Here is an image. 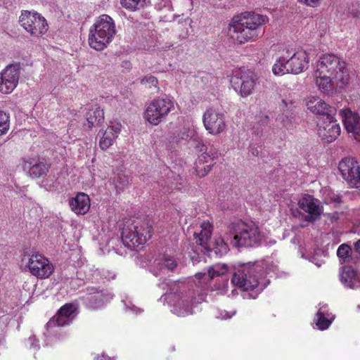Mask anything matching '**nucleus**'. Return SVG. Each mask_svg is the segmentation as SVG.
I'll return each instance as SVG.
<instances>
[{"instance_id":"38","label":"nucleus","mask_w":360,"mask_h":360,"mask_svg":"<svg viewBox=\"0 0 360 360\" xmlns=\"http://www.w3.org/2000/svg\"><path fill=\"white\" fill-rule=\"evenodd\" d=\"M156 264L159 266L160 269L166 268L171 271H173L177 266L176 262L173 258L166 255H164L161 259L158 260Z\"/></svg>"},{"instance_id":"13","label":"nucleus","mask_w":360,"mask_h":360,"mask_svg":"<svg viewBox=\"0 0 360 360\" xmlns=\"http://www.w3.org/2000/svg\"><path fill=\"white\" fill-rule=\"evenodd\" d=\"M113 297V295L108 290L94 286H88L85 294L79 297V300L88 309H99Z\"/></svg>"},{"instance_id":"26","label":"nucleus","mask_w":360,"mask_h":360,"mask_svg":"<svg viewBox=\"0 0 360 360\" xmlns=\"http://www.w3.org/2000/svg\"><path fill=\"white\" fill-rule=\"evenodd\" d=\"M342 122L349 133L358 134L360 131V117L349 109L340 111Z\"/></svg>"},{"instance_id":"7","label":"nucleus","mask_w":360,"mask_h":360,"mask_svg":"<svg viewBox=\"0 0 360 360\" xmlns=\"http://www.w3.org/2000/svg\"><path fill=\"white\" fill-rule=\"evenodd\" d=\"M152 226L148 221L136 220L125 225L122 232L124 245L131 250L143 245L151 237Z\"/></svg>"},{"instance_id":"31","label":"nucleus","mask_w":360,"mask_h":360,"mask_svg":"<svg viewBox=\"0 0 360 360\" xmlns=\"http://www.w3.org/2000/svg\"><path fill=\"white\" fill-rule=\"evenodd\" d=\"M334 319L332 314L328 313L327 306L323 305L319 309L316 314V325L319 330L327 329Z\"/></svg>"},{"instance_id":"28","label":"nucleus","mask_w":360,"mask_h":360,"mask_svg":"<svg viewBox=\"0 0 360 360\" xmlns=\"http://www.w3.org/2000/svg\"><path fill=\"white\" fill-rule=\"evenodd\" d=\"M212 225L209 221H203L200 225V232L195 231L194 237L198 245L201 246L202 250L209 249V243L211 241Z\"/></svg>"},{"instance_id":"42","label":"nucleus","mask_w":360,"mask_h":360,"mask_svg":"<svg viewBox=\"0 0 360 360\" xmlns=\"http://www.w3.org/2000/svg\"><path fill=\"white\" fill-rule=\"evenodd\" d=\"M326 197L330 202L338 204L342 202V196L340 194L335 193L334 191H329L326 194Z\"/></svg>"},{"instance_id":"2","label":"nucleus","mask_w":360,"mask_h":360,"mask_svg":"<svg viewBox=\"0 0 360 360\" xmlns=\"http://www.w3.org/2000/svg\"><path fill=\"white\" fill-rule=\"evenodd\" d=\"M268 21L266 15L254 12L244 13L239 20L230 24L229 34L240 44L255 41L264 34L262 25Z\"/></svg>"},{"instance_id":"35","label":"nucleus","mask_w":360,"mask_h":360,"mask_svg":"<svg viewBox=\"0 0 360 360\" xmlns=\"http://www.w3.org/2000/svg\"><path fill=\"white\" fill-rule=\"evenodd\" d=\"M351 247L345 243L340 245L337 250V255L341 264L349 263L352 260Z\"/></svg>"},{"instance_id":"9","label":"nucleus","mask_w":360,"mask_h":360,"mask_svg":"<svg viewBox=\"0 0 360 360\" xmlns=\"http://www.w3.org/2000/svg\"><path fill=\"white\" fill-rule=\"evenodd\" d=\"M228 271V266L225 264H216L213 266H211L208 269V275L205 273H197L195 275V278L196 281H194L195 285L196 287H205V292H206L207 284V281L210 278L212 279L215 277L220 276V280L219 281L221 284H219L218 286L216 287V290H219L221 294H228L229 292V281L227 278H224L223 276Z\"/></svg>"},{"instance_id":"6","label":"nucleus","mask_w":360,"mask_h":360,"mask_svg":"<svg viewBox=\"0 0 360 360\" xmlns=\"http://www.w3.org/2000/svg\"><path fill=\"white\" fill-rule=\"evenodd\" d=\"M232 244L235 247L255 248L262 240L263 235L259 227L253 222L238 221L233 224Z\"/></svg>"},{"instance_id":"33","label":"nucleus","mask_w":360,"mask_h":360,"mask_svg":"<svg viewBox=\"0 0 360 360\" xmlns=\"http://www.w3.org/2000/svg\"><path fill=\"white\" fill-rule=\"evenodd\" d=\"M198 135L195 126L190 123H186L183 126L179 132L177 134L175 141L178 142L180 140L198 141Z\"/></svg>"},{"instance_id":"47","label":"nucleus","mask_w":360,"mask_h":360,"mask_svg":"<svg viewBox=\"0 0 360 360\" xmlns=\"http://www.w3.org/2000/svg\"><path fill=\"white\" fill-rule=\"evenodd\" d=\"M261 122L262 125H267L269 122V117L268 116L265 115L264 117H262Z\"/></svg>"},{"instance_id":"25","label":"nucleus","mask_w":360,"mask_h":360,"mask_svg":"<svg viewBox=\"0 0 360 360\" xmlns=\"http://www.w3.org/2000/svg\"><path fill=\"white\" fill-rule=\"evenodd\" d=\"M69 205L75 214H84L90 208V198L84 193H79L69 200Z\"/></svg>"},{"instance_id":"8","label":"nucleus","mask_w":360,"mask_h":360,"mask_svg":"<svg viewBox=\"0 0 360 360\" xmlns=\"http://www.w3.org/2000/svg\"><path fill=\"white\" fill-rule=\"evenodd\" d=\"M21 264L25 269L39 278L49 277L53 272V266L43 255L39 254L28 256L24 255L21 258Z\"/></svg>"},{"instance_id":"12","label":"nucleus","mask_w":360,"mask_h":360,"mask_svg":"<svg viewBox=\"0 0 360 360\" xmlns=\"http://www.w3.org/2000/svg\"><path fill=\"white\" fill-rule=\"evenodd\" d=\"M173 108L174 103L170 99H155L147 106L144 117L151 124L158 125Z\"/></svg>"},{"instance_id":"37","label":"nucleus","mask_w":360,"mask_h":360,"mask_svg":"<svg viewBox=\"0 0 360 360\" xmlns=\"http://www.w3.org/2000/svg\"><path fill=\"white\" fill-rule=\"evenodd\" d=\"M122 6L130 11H136L150 4L149 0H120Z\"/></svg>"},{"instance_id":"18","label":"nucleus","mask_w":360,"mask_h":360,"mask_svg":"<svg viewBox=\"0 0 360 360\" xmlns=\"http://www.w3.org/2000/svg\"><path fill=\"white\" fill-rule=\"evenodd\" d=\"M318 127L319 136L326 143L333 142L340 134V127L332 114H328L327 118L323 119V123L319 122Z\"/></svg>"},{"instance_id":"39","label":"nucleus","mask_w":360,"mask_h":360,"mask_svg":"<svg viewBox=\"0 0 360 360\" xmlns=\"http://www.w3.org/2000/svg\"><path fill=\"white\" fill-rule=\"evenodd\" d=\"M9 129V116L0 111V135L5 134Z\"/></svg>"},{"instance_id":"17","label":"nucleus","mask_w":360,"mask_h":360,"mask_svg":"<svg viewBox=\"0 0 360 360\" xmlns=\"http://www.w3.org/2000/svg\"><path fill=\"white\" fill-rule=\"evenodd\" d=\"M299 207L308 214L305 221L314 222L319 220L323 213V207L320 201L311 195H304L298 202Z\"/></svg>"},{"instance_id":"19","label":"nucleus","mask_w":360,"mask_h":360,"mask_svg":"<svg viewBox=\"0 0 360 360\" xmlns=\"http://www.w3.org/2000/svg\"><path fill=\"white\" fill-rule=\"evenodd\" d=\"M287 56L289 55L288 58V65L290 69V72L292 74H299L307 69L309 66V57L307 52L304 50H298L290 54V51H286Z\"/></svg>"},{"instance_id":"15","label":"nucleus","mask_w":360,"mask_h":360,"mask_svg":"<svg viewBox=\"0 0 360 360\" xmlns=\"http://www.w3.org/2000/svg\"><path fill=\"white\" fill-rule=\"evenodd\" d=\"M21 65L19 63L7 65L0 73V91L11 94L17 86L20 74Z\"/></svg>"},{"instance_id":"40","label":"nucleus","mask_w":360,"mask_h":360,"mask_svg":"<svg viewBox=\"0 0 360 360\" xmlns=\"http://www.w3.org/2000/svg\"><path fill=\"white\" fill-rule=\"evenodd\" d=\"M128 177L124 174H119L115 180V186L117 189H123L128 184Z\"/></svg>"},{"instance_id":"4","label":"nucleus","mask_w":360,"mask_h":360,"mask_svg":"<svg viewBox=\"0 0 360 360\" xmlns=\"http://www.w3.org/2000/svg\"><path fill=\"white\" fill-rule=\"evenodd\" d=\"M115 34V24L112 18L106 14L101 15L89 30V44L95 50H103L112 41Z\"/></svg>"},{"instance_id":"16","label":"nucleus","mask_w":360,"mask_h":360,"mask_svg":"<svg viewBox=\"0 0 360 360\" xmlns=\"http://www.w3.org/2000/svg\"><path fill=\"white\" fill-rule=\"evenodd\" d=\"M78 314L77 305L75 303H67L60 308L57 314L46 324L47 330L54 327L65 326L72 323Z\"/></svg>"},{"instance_id":"48","label":"nucleus","mask_w":360,"mask_h":360,"mask_svg":"<svg viewBox=\"0 0 360 360\" xmlns=\"http://www.w3.org/2000/svg\"><path fill=\"white\" fill-rule=\"evenodd\" d=\"M97 360H114L112 358L109 357L105 354H102L101 356L98 357Z\"/></svg>"},{"instance_id":"51","label":"nucleus","mask_w":360,"mask_h":360,"mask_svg":"<svg viewBox=\"0 0 360 360\" xmlns=\"http://www.w3.org/2000/svg\"><path fill=\"white\" fill-rule=\"evenodd\" d=\"M255 133L257 134V135H259L260 132L257 131H255Z\"/></svg>"},{"instance_id":"50","label":"nucleus","mask_w":360,"mask_h":360,"mask_svg":"<svg viewBox=\"0 0 360 360\" xmlns=\"http://www.w3.org/2000/svg\"><path fill=\"white\" fill-rule=\"evenodd\" d=\"M319 267H320L321 266V263H316V264Z\"/></svg>"},{"instance_id":"14","label":"nucleus","mask_w":360,"mask_h":360,"mask_svg":"<svg viewBox=\"0 0 360 360\" xmlns=\"http://www.w3.org/2000/svg\"><path fill=\"white\" fill-rule=\"evenodd\" d=\"M202 122L205 129L213 135L222 133L226 127L224 113L213 108L205 110L202 115Z\"/></svg>"},{"instance_id":"5","label":"nucleus","mask_w":360,"mask_h":360,"mask_svg":"<svg viewBox=\"0 0 360 360\" xmlns=\"http://www.w3.org/2000/svg\"><path fill=\"white\" fill-rule=\"evenodd\" d=\"M192 289H183L172 295V311L179 316L193 314V307L205 300L207 293L205 287H196Z\"/></svg>"},{"instance_id":"10","label":"nucleus","mask_w":360,"mask_h":360,"mask_svg":"<svg viewBox=\"0 0 360 360\" xmlns=\"http://www.w3.org/2000/svg\"><path fill=\"white\" fill-rule=\"evenodd\" d=\"M19 22L20 25L34 37H39L48 30L46 19L35 11H22Z\"/></svg>"},{"instance_id":"29","label":"nucleus","mask_w":360,"mask_h":360,"mask_svg":"<svg viewBox=\"0 0 360 360\" xmlns=\"http://www.w3.org/2000/svg\"><path fill=\"white\" fill-rule=\"evenodd\" d=\"M338 169L342 179L345 181L347 178L355 173L357 169H360V165L355 159L345 158L339 162Z\"/></svg>"},{"instance_id":"1","label":"nucleus","mask_w":360,"mask_h":360,"mask_svg":"<svg viewBox=\"0 0 360 360\" xmlns=\"http://www.w3.org/2000/svg\"><path fill=\"white\" fill-rule=\"evenodd\" d=\"M315 77L319 89L328 96L335 94L336 87L342 89L347 85L350 78L345 61L333 53L319 57Z\"/></svg>"},{"instance_id":"45","label":"nucleus","mask_w":360,"mask_h":360,"mask_svg":"<svg viewBox=\"0 0 360 360\" xmlns=\"http://www.w3.org/2000/svg\"><path fill=\"white\" fill-rule=\"evenodd\" d=\"M260 149H261V146H259V147L250 146V151L253 156H259V155L261 152Z\"/></svg>"},{"instance_id":"46","label":"nucleus","mask_w":360,"mask_h":360,"mask_svg":"<svg viewBox=\"0 0 360 360\" xmlns=\"http://www.w3.org/2000/svg\"><path fill=\"white\" fill-rule=\"evenodd\" d=\"M355 250L360 254V239L358 240L354 244Z\"/></svg>"},{"instance_id":"27","label":"nucleus","mask_w":360,"mask_h":360,"mask_svg":"<svg viewBox=\"0 0 360 360\" xmlns=\"http://www.w3.org/2000/svg\"><path fill=\"white\" fill-rule=\"evenodd\" d=\"M216 155H208L207 153L200 155L195 162V172L199 177L205 176L212 169V161Z\"/></svg>"},{"instance_id":"36","label":"nucleus","mask_w":360,"mask_h":360,"mask_svg":"<svg viewBox=\"0 0 360 360\" xmlns=\"http://www.w3.org/2000/svg\"><path fill=\"white\" fill-rule=\"evenodd\" d=\"M282 108H286V110L283 109V112L277 117V120L283 123L285 127L288 126V123L292 118V106L293 104L290 102L288 106L285 100H282Z\"/></svg>"},{"instance_id":"24","label":"nucleus","mask_w":360,"mask_h":360,"mask_svg":"<svg viewBox=\"0 0 360 360\" xmlns=\"http://www.w3.org/2000/svg\"><path fill=\"white\" fill-rule=\"evenodd\" d=\"M122 129V124L120 122H111L105 131L103 133L99 146L102 150L110 148L117 138Z\"/></svg>"},{"instance_id":"20","label":"nucleus","mask_w":360,"mask_h":360,"mask_svg":"<svg viewBox=\"0 0 360 360\" xmlns=\"http://www.w3.org/2000/svg\"><path fill=\"white\" fill-rule=\"evenodd\" d=\"M340 279L347 288L357 289L360 288V274L350 265L343 266L340 269Z\"/></svg>"},{"instance_id":"21","label":"nucleus","mask_w":360,"mask_h":360,"mask_svg":"<svg viewBox=\"0 0 360 360\" xmlns=\"http://www.w3.org/2000/svg\"><path fill=\"white\" fill-rule=\"evenodd\" d=\"M77 278L84 281H91L93 283H99L105 279H108L104 271L94 269L89 265H83L77 271Z\"/></svg>"},{"instance_id":"3","label":"nucleus","mask_w":360,"mask_h":360,"mask_svg":"<svg viewBox=\"0 0 360 360\" xmlns=\"http://www.w3.org/2000/svg\"><path fill=\"white\" fill-rule=\"evenodd\" d=\"M263 276V267L257 264H243L238 266L231 278L233 287L243 291H254L256 294L263 290L259 278Z\"/></svg>"},{"instance_id":"34","label":"nucleus","mask_w":360,"mask_h":360,"mask_svg":"<svg viewBox=\"0 0 360 360\" xmlns=\"http://www.w3.org/2000/svg\"><path fill=\"white\" fill-rule=\"evenodd\" d=\"M288 56H281L272 67V72L275 75L281 76L287 73H290V66L288 65Z\"/></svg>"},{"instance_id":"41","label":"nucleus","mask_w":360,"mask_h":360,"mask_svg":"<svg viewBox=\"0 0 360 360\" xmlns=\"http://www.w3.org/2000/svg\"><path fill=\"white\" fill-rule=\"evenodd\" d=\"M141 83L142 84H148V86L150 88L152 86L157 87V84L158 83V79L156 77L152 75H148L144 77L141 81Z\"/></svg>"},{"instance_id":"23","label":"nucleus","mask_w":360,"mask_h":360,"mask_svg":"<svg viewBox=\"0 0 360 360\" xmlns=\"http://www.w3.org/2000/svg\"><path fill=\"white\" fill-rule=\"evenodd\" d=\"M307 108L313 113L322 115L327 118L328 114H332L335 109L329 106L325 101L316 96H310L307 100Z\"/></svg>"},{"instance_id":"43","label":"nucleus","mask_w":360,"mask_h":360,"mask_svg":"<svg viewBox=\"0 0 360 360\" xmlns=\"http://www.w3.org/2000/svg\"><path fill=\"white\" fill-rule=\"evenodd\" d=\"M27 345H29L30 349L38 350L39 349V340H37L35 335L30 336L26 341Z\"/></svg>"},{"instance_id":"32","label":"nucleus","mask_w":360,"mask_h":360,"mask_svg":"<svg viewBox=\"0 0 360 360\" xmlns=\"http://www.w3.org/2000/svg\"><path fill=\"white\" fill-rule=\"evenodd\" d=\"M104 120V113L99 107L89 110L86 113V123L84 124L86 130H91L94 127L98 126Z\"/></svg>"},{"instance_id":"22","label":"nucleus","mask_w":360,"mask_h":360,"mask_svg":"<svg viewBox=\"0 0 360 360\" xmlns=\"http://www.w3.org/2000/svg\"><path fill=\"white\" fill-rule=\"evenodd\" d=\"M23 169L27 171L32 178L37 179L47 174L49 165L44 160L30 159L25 161Z\"/></svg>"},{"instance_id":"44","label":"nucleus","mask_w":360,"mask_h":360,"mask_svg":"<svg viewBox=\"0 0 360 360\" xmlns=\"http://www.w3.org/2000/svg\"><path fill=\"white\" fill-rule=\"evenodd\" d=\"M300 3L309 7L318 6L323 0H297Z\"/></svg>"},{"instance_id":"11","label":"nucleus","mask_w":360,"mask_h":360,"mask_svg":"<svg viewBox=\"0 0 360 360\" xmlns=\"http://www.w3.org/2000/svg\"><path fill=\"white\" fill-rule=\"evenodd\" d=\"M257 77L250 70L240 69L233 73L231 79V86L240 96L245 98L253 93Z\"/></svg>"},{"instance_id":"30","label":"nucleus","mask_w":360,"mask_h":360,"mask_svg":"<svg viewBox=\"0 0 360 360\" xmlns=\"http://www.w3.org/2000/svg\"><path fill=\"white\" fill-rule=\"evenodd\" d=\"M209 249L204 250L205 253L209 255H210L211 252H214L216 255L221 257L226 255L229 250V245L224 242L221 236H215L213 240L209 243Z\"/></svg>"},{"instance_id":"49","label":"nucleus","mask_w":360,"mask_h":360,"mask_svg":"<svg viewBox=\"0 0 360 360\" xmlns=\"http://www.w3.org/2000/svg\"><path fill=\"white\" fill-rule=\"evenodd\" d=\"M357 232L360 235V223L356 226Z\"/></svg>"}]
</instances>
